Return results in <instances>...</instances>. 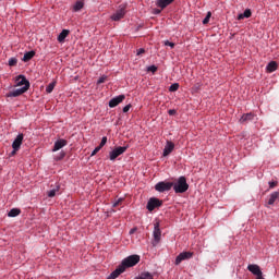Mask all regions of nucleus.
<instances>
[{
	"mask_svg": "<svg viewBox=\"0 0 279 279\" xmlns=\"http://www.w3.org/2000/svg\"><path fill=\"white\" fill-rule=\"evenodd\" d=\"M248 271L253 274V276H256L258 278L259 276H263V270H260V266L256 264H251L247 266Z\"/></svg>",
	"mask_w": 279,
	"mask_h": 279,
	"instance_id": "f8f14e48",
	"label": "nucleus"
},
{
	"mask_svg": "<svg viewBox=\"0 0 279 279\" xmlns=\"http://www.w3.org/2000/svg\"><path fill=\"white\" fill-rule=\"evenodd\" d=\"M66 36H69V31L68 29H63L59 36H58V41L59 43H64V40H66Z\"/></svg>",
	"mask_w": 279,
	"mask_h": 279,
	"instance_id": "5701e85b",
	"label": "nucleus"
},
{
	"mask_svg": "<svg viewBox=\"0 0 279 279\" xmlns=\"http://www.w3.org/2000/svg\"><path fill=\"white\" fill-rule=\"evenodd\" d=\"M98 151H101L100 146H97L90 154V156H96Z\"/></svg>",
	"mask_w": 279,
	"mask_h": 279,
	"instance_id": "f704fd0d",
	"label": "nucleus"
},
{
	"mask_svg": "<svg viewBox=\"0 0 279 279\" xmlns=\"http://www.w3.org/2000/svg\"><path fill=\"white\" fill-rule=\"evenodd\" d=\"M160 206H162V201L156 197H151L148 199L146 208L149 213H153V210L160 208Z\"/></svg>",
	"mask_w": 279,
	"mask_h": 279,
	"instance_id": "39448f33",
	"label": "nucleus"
},
{
	"mask_svg": "<svg viewBox=\"0 0 279 279\" xmlns=\"http://www.w3.org/2000/svg\"><path fill=\"white\" fill-rule=\"evenodd\" d=\"M148 73H156L158 71V66L156 65H150L147 68Z\"/></svg>",
	"mask_w": 279,
	"mask_h": 279,
	"instance_id": "7c9ffc66",
	"label": "nucleus"
},
{
	"mask_svg": "<svg viewBox=\"0 0 279 279\" xmlns=\"http://www.w3.org/2000/svg\"><path fill=\"white\" fill-rule=\"evenodd\" d=\"M62 147H66V140H58L57 142H54L52 151H60Z\"/></svg>",
	"mask_w": 279,
	"mask_h": 279,
	"instance_id": "a211bd4d",
	"label": "nucleus"
},
{
	"mask_svg": "<svg viewBox=\"0 0 279 279\" xmlns=\"http://www.w3.org/2000/svg\"><path fill=\"white\" fill-rule=\"evenodd\" d=\"M153 236H154V241L156 243H160V238L162 236V231L160 230V222L159 221L154 223Z\"/></svg>",
	"mask_w": 279,
	"mask_h": 279,
	"instance_id": "0eeeda50",
	"label": "nucleus"
},
{
	"mask_svg": "<svg viewBox=\"0 0 279 279\" xmlns=\"http://www.w3.org/2000/svg\"><path fill=\"white\" fill-rule=\"evenodd\" d=\"M106 80H108V76L104 75V76H100L97 81V84H104V82H106Z\"/></svg>",
	"mask_w": 279,
	"mask_h": 279,
	"instance_id": "473e14b6",
	"label": "nucleus"
},
{
	"mask_svg": "<svg viewBox=\"0 0 279 279\" xmlns=\"http://www.w3.org/2000/svg\"><path fill=\"white\" fill-rule=\"evenodd\" d=\"M108 143V137L104 136L98 147L102 148Z\"/></svg>",
	"mask_w": 279,
	"mask_h": 279,
	"instance_id": "2f4dec72",
	"label": "nucleus"
},
{
	"mask_svg": "<svg viewBox=\"0 0 279 279\" xmlns=\"http://www.w3.org/2000/svg\"><path fill=\"white\" fill-rule=\"evenodd\" d=\"M141 262V256L138 255H130L129 257L124 258L121 263V266L125 269L128 267H134V265H138Z\"/></svg>",
	"mask_w": 279,
	"mask_h": 279,
	"instance_id": "f03ea898",
	"label": "nucleus"
},
{
	"mask_svg": "<svg viewBox=\"0 0 279 279\" xmlns=\"http://www.w3.org/2000/svg\"><path fill=\"white\" fill-rule=\"evenodd\" d=\"M160 12H162V10H160V9H154L153 10V14H160Z\"/></svg>",
	"mask_w": 279,
	"mask_h": 279,
	"instance_id": "ea45409f",
	"label": "nucleus"
},
{
	"mask_svg": "<svg viewBox=\"0 0 279 279\" xmlns=\"http://www.w3.org/2000/svg\"><path fill=\"white\" fill-rule=\"evenodd\" d=\"M19 60L16 58L9 59V66H16Z\"/></svg>",
	"mask_w": 279,
	"mask_h": 279,
	"instance_id": "c756f323",
	"label": "nucleus"
},
{
	"mask_svg": "<svg viewBox=\"0 0 279 279\" xmlns=\"http://www.w3.org/2000/svg\"><path fill=\"white\" fill-rule=\"evenodd\" d=\"M15 84L16 86H27V84H29V81H27L25 75L20 74L15 77Z\"/></svg>",
	"mask_w": 279,
	"mask_h": 279,
	"instance_id": "2eb2a0df",
	"label": "nucleus"
},
{
	"mask_svg": "<svg viewBox=\"0 0 279 279\" xmlns=\"http://www.w3.org/2000/svg\"><path fill=\"white\" fill-rule=\"evenodd\" d=\"M130 108H132V105H126V106L122 109V111H123V112H130Z\"/></svg>",
	"mask_w": 279,
	"mask_h": 279,
	"instance_id": "4c0bfd02",
	"label": "nucleus"
},
{
	"mask_svg": "<svg viewBox=\"0 0 279 279\" xmlns=\"http://www.w3.org/2000/svg\"><path fill=\"white\" fill-rule=\"evenodd\" d=\"M175 113H177L175 109L168 110V114H170V117H173V114Z\"/></svg>",
	"mask_w": 279,
	"mask_h": 279,
	"instance_id": "58836bf2",
	"label": "nucleus"
},
{
	"mask_svg": "<svg viewBox=\"0 0 279 279\" xmlns=\"http://www.w3.org/2000/svg\"><path fill=\"white\" fill-rule=\"evenodd\" d=\"M54 88H56V82H52V83L47 85L46 93H48V94L53 93Z\"/></svg>",
	"mask_w": 279,
	"mask_h": 279,
	"instance_id": "bb28decb",
	"label": "nucleus"
},
{
	"mask_svg": "<svg viewBox=\"0 0 279 279\" xmlns=\"http://www.w3.org/2000/svg\"><path fill=\"white\" fill-rule=\"evenodd\" d=\"M19 215H21V209L19 208H12L9 214L8 217H19Z\"/></svg>",
	"mask_w": 279,
	"mask_h": 279,
	"instance_id": "b1692460",
	"label": "nucleus"
},
{
	"mask_svg": "<svg viewBox=\"0 0 279 279\" xmlns=\"http://www.w3.org/2000/svg\"><path fill=\"white\" fill-rule=\"evenodd\" d=\"M193 258V252H182L175 258V265H180L183 260H190Z\"/></svg>",
	"mask_w": 279,
	"mask_h": 279,
	"instance_id": "6e6552de",
	"label": "nucleus"
},
{
	"mask_svg": "<svg viewBox=\"0 0 279 279\" xmlns=\"http://www.w3.org/2000/svg\"><path fill=\"white\" fill-rule=\"evenodd\" d=\"M82 8H84V2L76 1L74 7H73V10H74V12H80V10H82Z\"/></svg>",
	"mask_w": 279,
	"mask_h": 279,
	"instance_id": "393cba45",
	"label": "nucleus"
},
{
	"mask_svg": "<svg viewBox=\"0 0 279 279\" xmlns=\"http://www.w3.org/2000/svg\"><path fill=\"white\" fill-rule=\"evenodd\" d=\"M128 151V146H118L109 153V160L114 161L119 156H123Z\"/></svg>",
	"mask_w": 279,
	"mask_h": 279,
	"instance_id": "7ed1b4c3",
	"label": "nucleus"
},
{
	"mask_svg": "<svg viewBox=\"0 0 279 279\" xmlns=\"http://www.w3.org/2000/svg\"><path fill=\"white\" fill-rule=\"evenodd\" d=\"M165 46H166V47H170L171 49H173V47H175V44H174V43H171V41H169V40H166V41H165Z\"/></svg>",
	"mask_w": 279,
	"mask_h": 279,
	"instance_id": "72a5a7b5",
	"label": "nucleus"
},
{
	"mask_svg": "<svg viewBox=\"0 0 279 279\" xmlns=\"http://www.w3.org/2000/svg\"><path fill=\"white\" fill-rule=\"evenodd\" d=\"M23 138H24L23 133H20L15 137V140L12 143V147H13L14 151H19L21 149V145H23Z\"/></svg>",
	"mask_w": 279,
	"mask_h": 279,
	"instance_id": "9d476101",
	"label": "nucleus"
},
{
	"mask_svg": "<svg viewBox=\"0 0 279 279\" xmlns=\"http://www.w3.org/2000/svg\"><path fill=\"white\" fill-rule=\"evenodd\" d=\"M125 101V95H119L110 99L109 108H117L119 104H123Z\"/></svg>",
	"mask_w": 279,
	"mask_h": 279,
	"instance_id": "1a4fd4ad",
	"label": "nucleus"
},
{
	"mask_svg": "<svg viewBox=\"0 0 279 279\" xmlns=\"http://www.w3.org/2000/svg\"><path fill=\"white\" fill-rule=\"evenodd\" d=\"M277 69H278V63L276 61H270L266 66V70L268 73H274V71H277Z\"/></svg>",
	"mask_w": 279,
	"mask_h": 279,
	"instance_id": "412c9836",
	"label": "nucleus"
},
{
	"mask_svg": "<svg viewBox=\"0 0 279 279\" xmlns=\"http://www.w3.org/2000/svg\"><path fill=\"white\" fill-rule=\"evenodd\" d=\"M16 151H17V150H14V149H13L12 153H11V156H14V154H16Z\"/></svg>",
	"mask_w": 279,
	"mask_h": 279,
	"instance_id": "37998d69",
	"label": "nucleus"
},
{
	"mask_svg": "<svg viewBox=\"0 0 279 279\" xmlns=\"http://www.w3.org/2000/svg\"><path fill=\"white\" fill-rule=\"evenodd\" d=\"M134 232H136V229H131L130 230V234H134Z\"/></svg>",
	"mask_w": 279,
	"mask_h": 279,
	"instance_id": "79ce46f5",
	"label": "nucleus"
},
{
	"mask_svg": "<svg viewBox=\"0 0 279 279\" xmlns=\"http://www.w3.org/2000/svg\"><path fill=\"white\" fill-rule=\"evenodd\" d=\"M123 202V198H118V201H116L113 204H112V208H117V206H119V204Z\"/></svg>",
	"mask_w": 279,
	"mask_h": 279,
	"instance_id": "c9c22d12",
	"label": "nucleus"
},
{
	"mask_svg": "<svg viewBox=\"0 0 279 279\" xmlns=\"http://www.w3.org/2000/svg\"><path fill=\"white\" fill-rule=\"evenodd\" d=\"M250 121H254V114L253 113H245L240 119V123H247Z\"/></svg>",
	"mask_w": 279,
	"mask_h": 279,
	"instance_id": "aec40b11",
	"label": "nucleus"
},
{
	"mask_svg": "<svg viewBox=\"0 0 279 279\" xmlns=\"http://www.w3.org/2000/svg\"><path fill=\"white\" fill-rule=\"evenodd\" d=\"M252 16V10L245 9L243 13L238 15V21H243V19H250Z\"/></svg>",
	"mask_w": 279,
	"mask_h": 279,
	"instance_id": "6ab92c4d",
	"label": "nucleus"
},
{
	"mask_svg": "<svg viewBox=\"0 0 279 279\" xmlns=\"http://www.w3.org/2000/svg\"><path fill=\"white\" fill-rule=\"evenodd\" d=\"M178 88H180V84L173 83L172 85H170L169 90H170V93H175V90H178Z\"/></svg>",
	"mask_w": 279,
	"mask_h": 279,
	"instance_id": "c85d7f7f",
	"label": "nucleus"
},
{
	"mask_svg": "<svg viewBox=\"0 0 279 279\" xmlns=\"http://www.w3.org/2000/svg\"><path fill=\"white\" fill-rule=\"evenodd\" d=\"M125 16V7L118 9L112 15L111 21H121Z\"/></svg>",
	"mask_w": 279,
	"mask_h": 279,
	"instance_id": "9b49d317",
	"label": "nucleus"
},
{
	"mask_svg": "<svg viewBox=\"0 0 279 279\" xmlns=\"http://www.w3.org/2000/svg\"><path fill=\"white\" fill-rule=\"evenodd\" d=\"M142 53H145V50L143 49V48H140L138 50H137V56H142Z\"/></svg>",
	"mask_w": 279,
	"mask_h": 279,
	"instance_id": "a19ab883",
	"label": "nucleus"
},
{
	"mask_svg": "<svg viewBox=\"0 0 279 279\" xmlns=\"http://www.w3.org/2000/svg\"><path fill=\"white\" fill-rule=\"evenodd\" d=\"M175 0H156L157 8H160L161 10H165V8H168V5H171Z\"/></svg>",
	"mask_w": 279,
	"mask_h": 279,
	"instance_id": "f3484780",
	"label": "nucleus"
},
{
	"mask_svg": "<svg viewBox=\"0 0 279 279\" xmlns=\"http://www.w3.org/2000/svg\"><path fill=\"white\" fill-rule=\"evenodd\" d=\"M60 191V186L57 185L54 189L48 191V197H56V194Z\"/></svg>",
	"mask_w": 279,
	"mask_h": 279,
	"instance_id": "a878e982",
	"label": "nucleus"
},
{
	"mask_svg": "<svg viewBox=\"0 0 279 279\" xmlns=\"http://www.w3.org/2000/svg\"><path fill=\"white\" fill-rule=\"evenodd\" d=\"M35 56L36 52L34 50L26 52L23 57V62H29V60H32V58H34Z\"/></svg>",
	"mask_w": 279,
	"mask_h": 279,
	"instance_id": "4be33fe9",
	"label": "nucleus"
},
{
	"mask_svg": "<svg viewBox=\"0 0 279 279\" xmlns=\"http://www.w3.org/2000/svg\"><path fill=\"white\" fill-rule=\"evenodd\" d=\"M29 90V83H27L25 86L13 89L12 92L7 94V97H21L24 93H27Z\"/></svg>",
	"mask_w": 279,
	"mask_h": 279,
	"instance_id": "423d86ee",
	"label": "nucleus"
},
{
	"mask_svg": "<svg viewBox=\"0 0 279 279\" xmlns=\"http://www.w3.org/2000/svg\"><path fill=\"white\" fill-rule=\"evenodd\" d=\"M210 16H213V13L210 11H208L207 15L203 20V25H208V23H210Z\"/></svg>",
	"mask_w": 279,
	"mask_h": 279,
	"instance_id": "cd10ccee",
	"label": "nucleus"
},
{
	"mask_svg": "<svg viewBox=\"0 0 279 279\" xmlns=\"http://www.w3.org/2000/svg\"><path fill=\"white\" fill-rule=\"evenodd\" d=\"M123 271H125V268L120 265L116 270H113L107 279H117L118 276H121V274H123Z\"/></svg>",
	"mask_w": 279,
	"mask_h": 279,
	"instance_id": "dca6fc26",
	"label": "nucleus"
},
{
	"mask_svg": "<svg viewBox=\"0 0 279 279\" xmlns=\"http://www.w3.org/2000/svg\"><path fill=\"white\" fill-rule=\"evenodd\" d=\"M268 206H274V204H279V190L272 192L269 195V199L267 202Z\"/></svg>",
	"mask_w": 279,
	"mask_h": 279,
	"instance_id": "ddd939ff",
	"label": "nucleus"
},
{
	"mask_svg": "<svg viewBox=\"0 0 279 279\" xmlns=\"http://www.w3.org/2000/svg\"><path fill=\"white\" fill-rule=\"evenodd\" d=\"M269 189H275V186H277L278 185V182H276V181H269Z\"/></svg>",
	"mask_w": 279,
	"mask_h": 279,
	"instance_id": "e433bc0d",
	"label": "nucleus"
},
{
	"mask_svg": "<svg viewBox=\"0 0 279 279\" xmlns=\"http://www.w3.org/2000/svg\"><path fill=\"white\" fill-rule=\"evenodd\" d=\"M175 149V144L171 141H167L166 146L163 148V156L167 157L169 154H171Z\"/></svg>",
	"mask_w": 279,
	"mask_h": 279,
	"instance_id": "4468645a",
	"label": "nucleus"
},
{
	"mask_svg": "<svg viewBox=\"0 0 279 279\" xmlns=\"http://www.w3.org/2000/svg\"><path fill=\"white\" fill-rule=\"evenodd\" d=\"M171 189H173V182L160 181L155 185V191L158 193H167Z\"/></svg>",
	"mask_w": 279,
	"mask_h": 279,
	"instance_id": "20e7f679",
	"label": "nucleus"
},
{
	"mask_svg": "<svg viewBox=\"0 0 279 279\" xmlns=\"http://www.w3.org/2000/svg\"><path fill=\"white\" fill-rule=\"evenodd\" d=\"M174 193H186L189 191V183L185 177H180L172 185Z\"/></svg>",
	"mask_w": 279,
	"mask_h": 279,
	"instance_id": "f257e3e1",
	"label": "nucleus"
}]
</instances>
